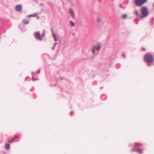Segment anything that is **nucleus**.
Masks as SVG:
<instances>
[{
    "mask_svg": "<svg viewBox=\"0 0 154 154\" xmlns=\"http://www.w3.org/2000/svg\"><path fill=\"white\" fill-rule=\"evenodd\" d=\"M137 151L140 153H141L142 152V150L140 149H138Z\"/></svg>",
    "mask_w": 154,
    "mask_h": 154,
    "instance_id": "obj_16",
    "label": "nucleus"
},
{
    "mask_svg": "<svg viewBox=\"0 0 154 154\" xmlns=\"http://www.w3.org/2000/svg\"><path fill=\"white\" fill-rule=\"evenodd\" d=\"M45 30H43V33H42V37H44L45 35Z\"/></svg>",
    "mask_w": 154,
    "mask_h": 154,
    "instance_id": "obj_18",
    "label": "nucleus"
},
{
    "mask_svg": "<svg viewBox=\"0 0 154 154\" xmlns=\"http://www.w3.org/2000/svg\"><path fill=\"white\" fill-rule=\"evenodd\" d=\"M91 52L93 54H95L96 51V46H93L91 49Z\"/></svg>",
    "mask_w": 154,
    "mask_h": 154,
    "instance_id": "obj_6",
    "label": "nucleus"
},
{
    "mask_svg": "<svg viewBox=\"0 0 154 154\" xmlns=\"http://www.w3.org/2000/svg\"><path fill=\"white\" fill-rule=\"evenodd\" d=\"M140 12L142 14V16L140 17V18L146 17L149 14L147 8L145 7H143L141 8Z\"/></svg>",
    "mask_w": 154,
    "mask_h": 154,
    "instance_id": "obj_2",
    "label": "nucleus"
},
{
    "mask_svg": "<svg viewBox=\"0 0 154 154\" xmlns=\"http://www.w3.org/2000/svg\"><path fill=\"white\" fill-rule=\"evenodd\" d=\"M16 11L19 12L22 10V6L20 5H18L16 6L15 8Z\"/></svg>",
    "mask_w": 154,
    "mask_h": 154,
    "instance_id": "obj_7",
    "label": "nucleus"
},
{
    "mask_svg": "<svg viewBox=\"0 0 154 154\" xmlns=\"http://www.w3.org/2000/svg\"><path fill=\"white\" fill-rule=\"evenodd\" d=\"M57 43H55L54 44V45H55H55H57Z\"/></svg>",
    "mask_w": 154,
    "mask_h": 154,
    "instance_id": "obj_21",
    "label": "nucleus"
},
{
    "mask_svg": "<svg viewBox=\"0 0 154 154\" xmlns=\"http://www.w3.org/2000/svg\"><path fill=\"white\" fill-rule=\"evenodd\" d=\"M147 0H134V3L136 6L140 7L146 3Z\"/></svg>",
    "mask_w": 154,
    "mask_h": 154,
    "instance_id": "obj_3",
    "label": "nucleus"
},
{
    "mask_svg": "<svg viewBox=\"0 0 154 154\" xmlns=\"http://www.w3.org/2000/svg\"><path fill=\"white\" fill-rule=\"evenodd\" d=\"M23 23L25 24H27L29 23L28 21L26 19H24L23 20Z\"/></svg>",
    "mask_w": 154,
    "mask_h": 154,
    "instance_id": "obj_13",
    "label": "nucleus"
},
{
    "mask_svg": "<svg viewBox=\"0 0 154 154\" xmlns=\"http://www.w3.org/2000/svg\"><path fill=\"white\" fill-rule=\"evenodd\" d=\"M153 7H154V3L153 4Z\"/></svg>",
    "mask_w": 154,
    "mask_h": 154,
    "instance_id": "obj_24",
    "label": "nucleus"
},
{
    "mask_svg": "<svg viewBox=\"0 0 154 154\" xmlns=\"http://www.w3.org/2000/svg\"><path fill=\"white\" fill-rule=\"evenodd\" d=\"M32 80H34V79L33 78H32Z\"/></svg>",
    "mask_w": 154,
    "mask_h": 154,
    "instance_id": "obj_26",
    "label": "nucleus"
},
{
    "mask_svg": "<svg viewBox=\"0 0 154 154\" xmlns=\"http://www.w3.org/2000/svg\"><path fill=\"white\" fill-rule=\"evenodd\" d=\"M10 142V143H11L12 142V141H11Z\"/></svg>",
    "mask_w": 154,
    "mask_h": 154,
    "instance_id": "obj_27",
    "label": "nucleus"
},
{
    "mask_svg": "<svg viewBox=\"0 0 154 154\" xmlns=\"http://www.w3.org/2000/svg\"><path fill=\"white\" fill-rule=\"evenodd\" d=\"M123 56L124 57V58H125V55L124 54H123Z\"/></svg>",
    "mask_w": 154,
    "mask_h": 154,
    "instance_id": "obj_20",
    "label": "nucleus"
},
{
    "mask_svg": "<svg viewBox=\"0 0 154 154\" xmlns=\"http://www.w3.org/2000/svg\"><path fill=\"white\" fill-rule=\"evenodd\" d=\"M127 15L126 14H124L122 16V17L124 19H125Z\"/></svg>",
    "mask_w": 154,
    "mask_h": 154,
    "instance_id": "obj_17",
    "label": "nucleus"
},
{
    "mask_svg": "<svg viewBox=\"0 0 154 154\" xmlns=\"http://www.w3.org/2000/svg\"><path fill=\"white\" fill-rule=\"evenodd\" d=\"M39 18V17H38L37 19H38Z\"/></svg>",
    "mask_w": 154,
    "mask_h": 154,
    "instance_id": "obj_25",
    "label": "nucleus"
},
{
    "mask_svg": "<svg viewBox=\"0 0 154 154\" xmlns=\"http://www.w3.org/2000/svg\"><path fill=\"white\" fill-rule=\"evenodd\" d=\"M101 45L100 43H98L97 45V51H98L100 50L101 48Z\"/></svg>",
    "mask_w": 154,
    "mask_h": 154,
    "instance_id": "obj_9",
    "label": "nucleus"
},
{
    "mask_svg": "<svg viewBox=\"0 0 154 154\" xmlns=\"http://www.w3.org/2000/svg\"><path fill=\"white\" fill-rule=\"evenodd\" d=\"M39 72H40L39 70H38V73H39Z\"/></svg>",
    "mask_w": 154,
    "mask_h": 154,
    "instance_id": "obj_23",
    "label": "nucleus"
},
{
    "mask_svg": "<svg viewBox=\"0 0 154 154\" xmlns=\"http://www.w3.org/2000/svg\"><path fill=\"white\" fill-rule=\"evenodd\" d=\"M53 36L54 38V41H57V39L56 36L55 35V34L53 32Z\"/></svg>",
    "mask_w": 154,
    "mask_h": 154,
    "instance_id": "obj_11",
    "label": "nucleus"
},
{
    "mask_svg": "<svg viewBox=\"0 0 154 154\" xmlns=\"http://www.w3.org/2000/svg\"><path fill=\"white\" fill-rule=\"evenodd\" d=\"M134 15H136V16H138V12L136 10L135 11H134Z\"/></svg>",
    "mask_w": 154,
    "mask_h": 154,
    "instance_id": "obj_14",
    "label": "nucleus"
},
{
    "mask_svg": "<svg viewBox=\"0 0 154 154\" xmlns=\"http://www.w3.org/2000/svg\"><path fill=\"white\" fill-rule=\"evenodd\" d=\"M154 60L153 55L150 53L145 54L144 57V60L146 63H151Z\"/></svg>",
    "mask_w": 154,
    "mask_h": 154,
    "instance_id": "obj_1",
    "label": "nucleus"
},
{
    "mask_svg": "<svg viewBox=\"0 0 154 154\" xmlns=\"http://www.w3.org/2000/svg\"><path fill=\"white\" fill-rule=\"evenodd\" d=\"M37 15V14L36 13H34L32 15H30L27 16V17H36Z\"/></svg>",
    "mask_w": 154,
    "mask_h": 154,
    "instance_id": "obj_10",
    "label": "nucleus"
},
{
    "mask_svg": "<svg viewBox=\"0 0 154 154\" xmlns=\"http://www.w3.org/2000/svg\"><path fill=\"white\" fill-rule=\"evenodd\" d=\"M70 25L72 26H75V23L72 20L70 21Z\"/></svg>",
    "mask_w": 154,
    "mask_h": 154,
    "instance_id": "obj_12",
    "label": "nucleus"
},
{
    "mask_svg": "<svg viewBox=\"0 0 154 154\" xmlns=\"http://www.w3.org/2000/svg\"><path fill=\"white\" fill-rule=\"evenodd\" d=\"M97 22L99 24H103V22L102 19L100 17H98L97 19Z\"/></svg>",
    "mask_w": 154,
    "mask_h": 154,
    "instance_id": "obj_8",
    "label": "nucleus"
},
{
    "mask_svg": "<svg viewBox=\"0 0 154 154\" xmlns=\"http://www.w3.org/2000/svg\"><path fill=\"white\" fill-rule=\"evenodd\" d=\"M35 36L38 40L41 41L42 40V38L41 37L40 33L39 32H36L35 33Z\"/></svg>",
    "mask_w": 154,
    "mask_h": 154,
    "instance_id": "obj_4",
    "label": "nucleus"
},
{
    "mask_svg": "<svg viewBox=\"0 0 154 154\" xmlns=\"http://www.w3.org/2000/svg\"><path fill=\"white\" fill-rule=\"evenodd\" d=\"M143 51H145L146 50V49L144 48H143Z\"/></svg>",
    "mask_w": 154,
    "mask_h": 154,
    "instance_id": "obj_22",
    "label": "nucleus"
},
{
    "mask_svg": "<svg viewBox=\"0 0 154 154\" xmlns=\"http://www.w3.org/2000/svg\"><path fill=\"white\" fill-rule=\"evenodd\" d=\"M69 14L71 17L74 19L75 17V15L73 11L71 9H70L69 10Z\"/></svg>",
    "mask_w": 154,
    "mask_h": 154,
    "instance_id": "obj_5",
    "label": "nucleus"
},
{
    "mask_svg": "<svg viewBox=\"0 0 154 154\" xmlns=\"http://www.w3.org/2000/svg\"><path fill=\"white\" fill-rule=\"evenodd\" d=\"M55 45H54L53 46V47H52V49L54 50L55 49Z\"/></svg>",
    "mask_w": 154,
    "mask_h": 154,
    "instance_id": "obj_19",
    "label": "nucleus"
},
{
    "mask_svg": "<svg viewBox=\"0 0 154 154\" xmlns=\"http://www.w3.org/2000/svg\"><path fill=\"white\" fill-rule=\"evenodd\" d=\"M5 147L7 149H10V146L9 144H7L6 145Z\"/></svg>",
    "mask_w": 154,
    "mask_h": 154,
    "instance_id": "obj_15",
    "label": "nucleus"
}]
</instances>
